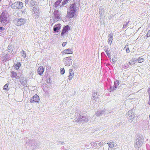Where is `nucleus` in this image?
<instances>
[{"label": "nucleus", "mask_w": 150, "mask_h": 150, "mask_svg": "<svg viewBox=\"0 0 150 150\" xmlns=\"http://www.w3.org/2000/svg\"><path fill=\"white\" fill-rule=\"evenodd\" d=\"M76 5L75 3L71 4L68 10L67 15L69 18H73L77 11Z\"/></svg>", "instance_id": "f257e3e1"}, {"label": "nucleus", "mask_w": 150, "mask_h": 150, "mask_svg": "<svg viewBox=\"0 0 150 150\" xmlns=\"http://www.w3.org/2000/svg\"><path fill=\"white\" fill-rule=\"evenodd\" d=\"M23 3L21 2L17 1L13 3L11 5V7L14 9H20L23 7Z\"/></svg>", "instance_id": "f03ea898"}, {"label": "nucleus", "mask_w": 150, "mask_h": 150, "mask_svg": "<svg viewBox=\"0 0 150 150\" xmlns=\"http://www.w3.org/2000/svg\"><path fill=\"white\" fill-rule=\"evenodd\" d=\"M144 140V138L142 136H141L136 139L135 142L134 146L136 148H139L142 145Z\"/></svg>", "instance_id": "7ed1b4c3"}, {"label": "nucleus", "mask_w": 150, "mask_h": 150, "mask_svg": "<svg viewBox=\"0 0 150 150\" xmlns=\"http://www.w3.org/2000/svg\"><path fill=\"white\" fill-rule=\"evenodd\" d=\"M0 19L1 23L4 25L7 24L8 22V16L6 14L2 13L0 15Z\"/></svg>", "instance_id": "20e7f679"}, {"label": "nucleus", "mask_w": 150, "mask_h": 150, "mask_svg": "<svg viewBox=\"0 0 150 150\" xmlns=\"http://www.w3.org/2000/svg\"><path fill=\"white\" fill-rule=\"evenodd\" d=\"M71 60L72 59L71 57H68L64 58L63 59V61L66 66H69L72 64Z\"/></svg>", "instance_id": "39448f33"}, {"label": "nucleus", "mask_w": 150, "mask_h": 150, "mask_svg": "<svg viewBox=\"0 0 150 150\" xmlns=\"http://www.w3.org/2000/svg\"><path fill=\"white\" fill-rule=\"evenodd\" d=\"M134 110V109H132L129 111L127 113L126 115L128 116L127 117L129 120H130L135 117V115Z\"/></svg>", "instance_id": "423d86ee"}, {"label": "nucleus", "mask_w": 150, "mask_h": 150, "mask_svg": "<svg viewBox=\"0 0 150 150\" xmlns=\"http://www.w3.org/2000/svg\"><path fill=\"white\" fill-rule=\"evenodd\" d=\"M70 30V27L68 25H67L64 27L62 29L61 35L62 36L67 34L68 31Z\"/></svg>", "instance_id": "0eeeda50"}, {"label": "nucleus", "mask_w": 150, "mask_h": 150, "mask_svg": "<svg viewBox=\"0 0 150 150\" xmlns=\"http://www.w3.org/2000/svg\"><path fill=\"white\" fill-rule=\"evenodd\" d=\"M40 100L39 97L37 94L35 95L30 100V103L38 102Z\"/></svg>", "instance_id": "6e6552de"}, {"label": "nucleus", "mask_w": 150, "mask_h": 150, "mask_svg": "<svg viewBox=\"0 0 150 150\" xmlns=\"http://www.w3.org/2000/svg\"><path fill=\"white\" fill-rule=\"evenodd\" d=\"M87 120H86V119L85 117L84 116H81L80 115L77 119L76 120V122L77 123H82L84 122H86Z\"/></svg>", "instance_id": "1a4fd4ad"}, {"label": "nucleus", "mask_w": 150, "mask_h": 150, "mask_svg": "<svg viewBox=\"0 0 150 150\" xmlns=\"http://www.w3.org/2000/svg\"><path fill=\"white\" fill-rule=\"evenodd\" d=\"M25 22V19L24 18H21L18 20L17 22V25L19 26H21L23 25Z\"/></svg>", "instance_id": "9d476101"}, {"label": "nucleus", "mask_w": 150, "mask_h": 150, "mask_svg": "<svg viewBox=\"0 0 150 150\" xmlns=\"http://www.w3.org/2000/svg\"><path fill=\"white\" fill-rule=\"evenodd\" d=\"M61 24H58L55 25L53 28V30L54 32H58V30L61 28Z\"/></svg>", "instance_id": "9b49d317"}, {"label": "nucleus", "mask_w": 150, "mask_h": 150, "mask_svg": "<svg viewBox=\"0 0 150 150\" xmlns=\"http://www.w3.org/2000/svg\"><path fill=\"white\" fill-rule=\"evenodd\" d=\"M44 71V69L42 66H40L38 68V74L41 75H42Z\"/></svg>", "instance_id": "f8f14e48"}, {"label": "nucleus", "mask_w": 150, "mask_h": 150, "mask_svg": "<svg viewBox=\"0 0 150 150\" xmlns=\"http://www.w3.org/2000/svg\"><path fill=\"white\" fill-rule=\"evenodd\" d=\"M69 75L68 79L69 81H70L74 76V72L72 69H70L69 70Z\"/></svg>", "instance_id": "ddd939ff"}, {"label": "nucleus", "mask_w": 150, "mask_h": 150, "mask_svg": "<svg viewBox=\"0 0 150 150\" xmlns=\"http://www.w3.org/2000/svg\"><path fill=\"white\" fill-rule=\"evenodd\" d=\"M109 36V37L108 39V44L111 45L112 40L113 34L112 33H110Z\"/></svg>", "instance_id": "4468645a"}, {"label": "nucleus", "mask_w": 150, "mask_h": 150, "mask_svg": "<svg viewBox=\"0 0 150 150\" xmlns=\"http://www.w3.org/2000/svg\"><path fill=\"white\" fill-rule=\"evenodd\" d=\"M92 95L93 98H94L93 99L92 101L93 103H95L96 101V100H95V99H98V97L97 96V92L96 93L95 92H93L92 93Z\"/></svg>", "instance_id": "2eb2a0df"}, {"label": "nucleus", "mask_w": 150, "mask_h": 150, "mask_svg": "<svg viewBox=\"0 0 150 150\" xmlns=\"http://www.w3.org/2000/svg\"><path fill=\"white\" fill-rule=\"evenodd\" d=\"M29 6L30 9H32L33 7H34L36 6L35 4V2L33 0H31L29 2Z\"/></svg>", "instance_id": "dca6fc26"}, {"label": "nucleus", "mask_w": 150, "mask_h": 150, "mask_svg": "<svg viewBox=\"0 0 150 150\" xmlns=\"http://www.w3.org/2000/svg\"><path fill=\"white\" fill-rule=\"evenodd\" d=\"M103 48L108 57L110 58V57L111 54L109 52V51L107 48V47L105 46H104Z\"/></svg>", "instance_id": "f3484780"}, {"label": "nucleus", "mask_w": 150, "mask_h": 150, "mask_svg": "<svg viewBox=\"0 0 150 150\" xmlns=\"http://www.w3.org/2000/svg\"><path fill=\"white\" fill-rule=\"evenodd\" d=\"M54 17V20L55 22H57L58 20L61 19L60 16L58 14H55Z\"/></svg>", "instance_id": "a211bd4d"}, {"label": "nucleus", "mask_w": 150, "mask_h": 150, "mask_svg": "<svg viewBox=\"0 0 150 150\" xmlns=\"http://www.w3.org/2000/svg\"><path fill=\"white\" fill-rule=\"evenodd\" d=\"M5 30V28L3 27H0V36H4V31Z\"/></svg>", "instance_id": "6ab92c4d"}, {"label": "nucleus", "mask_w": 150, "mask_h": 150, "mask_svg": "<svg viewBox=\"0 0 150 150\" xmlns=\"http://www.w3.org/2000/svg\"><path fill=\"white\" fill-rule=\"evenodd\" d=\"M64 52L65 54H72L73 53V52L71 51V50L69 49L65 50L64 51Z\"/></svg>", "instance_id": "aec40b11"}, {"label": "nucleus", "mask_w": 150, "mask_h": 150, "mask_svg": "<svg viewBox=\"0 0 150 150\" xmlns=\"http://www.w3.org/2000/svg\"><path fill=\"white\" fill-rule=\"evenodd\" d=\"M137 61V60H135V59H132L129 62V64L131 65H133Z\"/></svg>", "instance_id": "412c9836"}, {"label": "nucleus", "mask_w": 150, "mask_h": 150, "mask_svg": "<svg viewBox=\"0 0 150 150\" xmlns=\"http://www.w3.org/2000/svg\"><path fill=\"white\" fill-rule=\"evenodd\" d=\"M12 47L13 46L12 45L10 46L9 45L8 46L7 51L10 53H12L13 51Z\"/></svg>", "instance_id": "4be33fe9"}, {"label": "nucleus", "mask_w": 150, "mask_h": 150, "mask_svg": "<svg viewBox=\"0 0 150 150\" xmlns=\"http://www.w3.org/2000/svg\"><path fill=\"white\" fill-rule=\"evenodd\" d=\"M34 14L35 16V18H37L39 15V11H35L34 12Z\"/></svg>", "instance_id": "5701e85b"}, {"label": "nucleus", "mask_w": 150, "mask_h": 150, "mask_svg": "<svg viewBox=\"0 0 150 150\" xmlns=\"http://www.w3.org/2000/svg\"><path fill=\"white\" fill-rule=\"evenodd\" d=\"M144 61V59L141 57H140L137 60V61L139 63H141L143 62Z\"/></svg>", "instance_id": "b1692460"}, {"label": "nucleus", "mask_w": 150, "mask_h": 150, "mask_svg": "<svg viewBox=\"0 0 150 150\" xmlns=\"http://www.w3.org/2000/svg\"><path fill=\"white\" fill-rule=\"evenodd\" d=\"M11 76L12 78H14L15 77V76L16 75V73L13 71H11Z\"/></svg>", "instance_id": "393cba45"}, {"label": "nucleus", "mask_w": 150, "mask_h": 150, "mask_svg": "<svg viewBox=\"0 0 150 150\" xmlns=\"http://www.w3.org/2000/svg\"><path fill=\"white\" fill-rule=\"evenodd\" d=\"M21 66V64L19 63H17L15 66V68L16 69H18Z\"/></svg>", "instance_id": "a878e982"}, {"label": "nucleus", "mask_w": 150, "mask_h": 150, "mask_svg": "<svg viewBox=\"0 0 150 150\" xmlns=\"http://www.w3.org/2000/svg\"><path fill=\"white\" fill-rule=\"evenodd\" d=\"M32 9L33 10V11L34 12L35 11H39L38 7V6H35L34 7H33V8Z\"/></svg>", "instance_id": "bb28decb"}, {"label": "nucleus", "mask_w": 150, "mask_h": 150, "mask_svg": "<svg viewBox=\"0 0 150 150\" xmlns=\"http://www.w3.org/2000/svg\"><path fill=\"white\" fill-rule=\"evenodd\" d=\"M7 54L5 56H4L3 58V60L4 61H6L8 59V57L7 56V54H8V52H7Z\"/></svg>", "instance_id": "cd10ccee"}, {"label": "nucleus", "mask_w": 150, "mask_h": 150, "mask_svg": "<svg viewBox=\"0 0 150 150\" xmlns=\"http://www.w3.org/2000/svg\"><path fill=\"white\" fill-rule=\"evenodd\" d=\"M21 53L24 58H25L26 57V53L23 50L21 52Z\"/></svg>", "instance_id": "c85d7f7f"}, {"label": "nucleus", "mask_w": 150, "mask_h": 150, "mask_svg": "<svg viewBox=\"0 0 150 150\" xmlns=\"http://www.w3.org/2000/svg\"><path fill=\"white\" fill-rule=\"evenodd\" d=\"M96 115L98 116H100L102 115V113L101 112V111L99 110L96 113Z\"/></svg>", "instance_id": "c756f323"}, {"label": "nucleus", "mask_w": 150, "mask_h": 150, "mask_svg": "<svg viewBox=\"0 0 150 150\" xmlns=\"http://www.w3.org/2000/svg\"><path fill=\"white\" fill-rule=\"evenodd\" d=\"M8 84L6 83L5 84L4 87L3 89L5 91H7L8 90Z\"/></svg>", "instance_id": "7c9ffc66"}, {"label": "nucleus", "mask_w": 150, "mask_h": 150, "mask_svg": "<svg viewBox=\"0 0 150 150\" xmlns=\"http://www.w3.org/2000/svg\"><path fill=\"white\" fill-rule=\"evenodd\" d=\"M119 81L118 80H117L114 82V86L117 88V87L119 85Z\"/></svg>", "instance_id": "2f4dec72"}, {"label": "nucleus", "mask_w": 150, "mask_h": 150, "mask_svg": "<svg viewBox=\"0 0 150 150\" xmlns=\"http://www.w3.org/2000/svg\"><path fill=\"white\" fill-rule=\"evenodd\" d=\"M129 21L127 22L126 23H125L123 25V27L122 28L124 29L128 25V24H129Z\"/></svg>", "instance_id": "473e14b6"}, {"label": "nucleus", "mask_w": 150, "mask_h": 150, "mask_svg": "<svg viewBox=\"0 0 150 150\" xmlns=\"http://www.w3.org/2000/svg\"><path fill=\"white\" fill-rule=\"evenodd\" d=\"M108 144V146L110 148H112L114 147V144L113 142H110V143H107Z\"/></svg>", "instance_id": "72a5a7b5"}, {"label": "nucleus", "mask_w": 150, "mask_h": 150, "mask_svg": "<svg viewBox=\"0 0 150 150\" xmlns=\"http://www.w3.org/2000/svg\"><path fill=\"white\" fill-rule=\"evenodd\" d=\"M103 8L101 6L99 8V13L100 15H102L103 13V11H102Z\"/></svg>", "instance_id": "f704fd0d"}, {"label": "nucleus", "mask_w": 150, "mask_h": 150, "mask_svg": "<svg viewBox=\"0 0 150 150\" xmlns=\"http://www.w3.org/2000/svg\"><path fill=\"white\" fill-rule=\"evenodd\" d=\"M117 88V87H116L115 86H111L110 87V89L111 91H113L115 90Z\"/></svg>", "instance_id": "c9c22d12"}, {"label": "nucleus", "mask_w": 150, "mask_h": 150, "mask_svg": "<svg viewBox=\"0 0 150 150\" xmlns=\"http://www.w3.org/2000/svg\"><path fill=\"white\" fill-rule=\"evenodd\" d=\"M60 73L62 74H63L65 73V70L64 68H62L60 69Z\"/></svg>", "instance_id": "e433bc0d"}, {"label": "nucleus", "mask_w": 150, "mask_h": 150, "mask_svg": "<svg viewBox=\"0 0 150 150\" xmlns=\"http://www.w3.org/2000/svg\"><path fill=\"white\" fill-rule=\"evenodd\" d=\"M68 1L67 0H64L62 2V4L63 5H65L66 4Z\"/></svg>", "instance_id": "4c0bfd02"}, {"label": "nucleus", "mask_w": 150, "mask_h": 150, "mask_svg": "<svg viewBox=\"0 0 150 150\" xmlns=\"http://www.w3.org/2000/svg\"><path fill=\"white\" fill-rule=\"evenodd\" d=\"M60 3L59 2H58V1H56L55 2V6H58V5H59V4H60Z\"/></svg>", "instance_id": "58836bf2"}, {"label": "nucleus", "mask_w": 150, "mask_h": 150, "mask_svg": "<svg viewBox=\"0 0 150 150\" xmlns=\"http://www.w3.org/2000/svg\"><path fill=\"white\" fill-rule=\"evenodd\" d=\"M147 37H149L150 36V30L148 32L147 34L146 35Z\"/></svg>", "instance_id": "ea45409f"}, {"label": "nucleus", "mask_w": 150, "mask_h": 150, "mask_svg": "<svg viewBox=\"0 0 150 150\" xmlns=\"http://www.w3.org/2000/svg\"><path fill=\"white\" fill-rule=\"evenodd\" d=\"M67 42H64L62 43V46L63 47L65 46L67 44Z\"/></svg>", "instance_id": "a19ab883"}, {"label": "nucleus", "mask_w": 150, "mask_h": 150, "mask_svg": "<svg viewBox=\"0 0 150 150\" xmlns=\"http://www.w3.org/2000/svg\"><path fill=\"white\" fill-rule=\"evenodd\" d=\"M126 51L127 53H128L129 52V50L128 47L126 49Z\"/></svg>", "instance_id": "79ce46f5"}, {"label": "nucleus", "mask_w": 150, "mask_h": 150, "mask_svg": "<svg viewBox=\"0 0 150 150\" xmlns=\"http://www.w3.org/2000/svg\"><path fill=\"white\" fill-rule=\"evenodd\" d=\"M14 78L15 79H18L19 78V77L16 74V75L15 76V77Z\"/></svg>", "instance_id": "37998d69"}, {"label": "nucleus", "mask_w": 150, "mask_h": 150, "mask_svg": "<svg viewBox=\"0 0 150 150\" xmlns=\"http://www.w3.org/2000/svg\"><path fill=\"white\" fill-rule=\"evenodd\" d=\"M112 61L114 63L115 62H116V60H115V58H114L113 57V58L112 59Z\"/></svg>", "instance_id": "c03bdc74"}, {"label": "nucleus", "mask_w": 150, "mask_h": 150, "mask_svg": "<svg viewBox=\"0 0 150 150\" xmlns=\"http://www.w3.org/2000/svg\"><path fill=\"white\" fill-rule=\"evenodd\" d=\"M98 142H96V144H97L98 143L99 145V146H102V143H101V142H100V143H98Z\"/></svg>", "instance_id": "a18cd8bd"}, {"label": "nucleus", "mask_w": 150, "mask_h": 150, "mask_svg": "<svg viewBox=\"0 0 150 150\" xmlns=\"http://www.w3.org/2000/svg\"><path fill=\"white\" fill-rule=\"evenodd\" d=\"M148 93L149 94V95H150V87L148 89Z\"/></svg>", "instance_id": "49530a36"}, {"label": "nucleus", "mask_w": 150, "mask_h": 150, "mask_svg": "<svg viewBox=\"0 0 150 150\" xmlns=\"http://www.w3.org/2000/svg\"><path fill=\"white\" fill-rule=\"evenodd\" d=\"M30 142H31V141L28 140L27 141L26 143L27 144H28Z\"/></svg>", "instance_id": "de8ad7c7"}, {"label": "nucleus", "mask_w": 150, "mask_h": 150, "mask_svg": "<svg viewBox=\"0 0 150 150\" xmlns=\"http://www.w3.org/2000/svg\"><path fill=\"white\" fill-rule=\"evenodd\" d=\"M127 47H128V46L126 45V46L124 48V50L126 48H127Z\"/></svg>", "instance_id": "09e8293b"}, {"label": "nucleus", "mask_w": 150, "mask_h": 150, "mask_svg": "<svg viewBox=\"0 0 150 150\" xmlns=\"http://www.w3.org/2000/svg\"><path fill=\"white\" fill-rule=\"evenodd\" d=\"M104 112H105L103 110H102V111H101V112L102 113V115L103 114V113H104Z\"/></svg>", "instance_id": "8fccbe9b"}, {"label": "nucleus", "mask_w": 150, "mask_h": 150, "mask_svg": "<svg viewBox=\"0 0 150 150\" xmlns=\"http://www.w3.org/2000/svg\"><path fill=\"white\" fill-rule=\"evenodd\" d=\"M63 142H59V144H62Z\"/></svg>", "instance_id": "3c124183"}, {"label": "nucleus", "mask_w": 150, "mask_h": 150, "mask_svg": "<svg viewBox=\"0 0 150 150\" xmlns=\"http://www.w3.org/2000/svg\"><path fill=\"white\" fill-rule=\"evenodd\" d=\"M62 0H58L57 1L59 2L60 3Z\"/></svg>", "instance_id": "603ef678"}, {"label": "nucleus", "mask_w": 150, "mask_h": 150, "mask_svg": "<svg viewBox=\"0 0 150 150\" xmlns=\"http://www.w3.org/2000/svg\"><path fill=\"white\" fill-rule=\"evenodd\" d=\"M148 104H149L150 105V100H149L148 102Z\"/></svg>", "instance_id": "864d4df0"}, {"label": "nucleus", "mask_w": 150, "mask_h": 150, "mask_svg": "<svg viewBox=\"0 0 150 150\" xmlns=\"http://www.w3.org/2000/svg\"><path fill=\"white\" fill-rule=\"evenodd\" d=\"M149 100H150V95H149Z\"/></svg>", "instance_id": "5fc2aeb1"}, {"label": "nucleus", "mask_w": 150, "mask_h": 150, "mask_svg": "<svg viewBox=\"0 0 150 150\" xmlns=\"http://www.w3.org/2000/svg\"><path fill=\"white\" fill-rule=\"evenodd\" d=\"M34 146L33 145L31 144V147H32V146Z\"/></svg>", "instance_id": "6e6d98bb"}, {"label": "nucleus", "mask_w": 150, "mask_h": 150, "mask_svg": "<svg viewBox=\"0 0 150 150\" xmlns=\"http://www.w3.org/2000/svg\"><path fill=\"white\" fill-rule=\"evenodd\" d=\"M149 118H150V115H149Z\"/></svg>", "instance_id": "4d7b16f0"}, {"label": "nucleus", "mask_w": 150, "mask_h": 150, "mask_svg": "<svg viewBox=\"0 0 150 150\" xmlns=\"http://www.w3.org/2000/svg\"><path fill=\"white\" fill-rule=\"evenodd\" d=\"M110 60L111 61V58H110Z\"/></svg>", "instance_id": "13d9d810"}, {"label": "nucleus", "mask_w": 150, "mask_h": 150, "mask_svg": "<svg viewBox=\"0 0 150 150\" xmlns=\"http://www.w3.org/2000/svg\"><path fill=\"white\" fill-rule=\"evenodd\" d=\"M1 1V0H0V1Z\"/></svg>", "instance_id": "bf43d9fd"}, {"label": "nucleus", "mask_w": 150, "mask_h": 150, "mask_svg": "<svg viewBox=\"0 0 150 150\" xmlns=\"http://www.w3.org/2000/svg\"><path fill=\"white\" fill-rule=\"evenodd\" d=\"M68 1H70V0H67Z\"/></svg>", "instance_id": "052dcab7"}]
</instances>
